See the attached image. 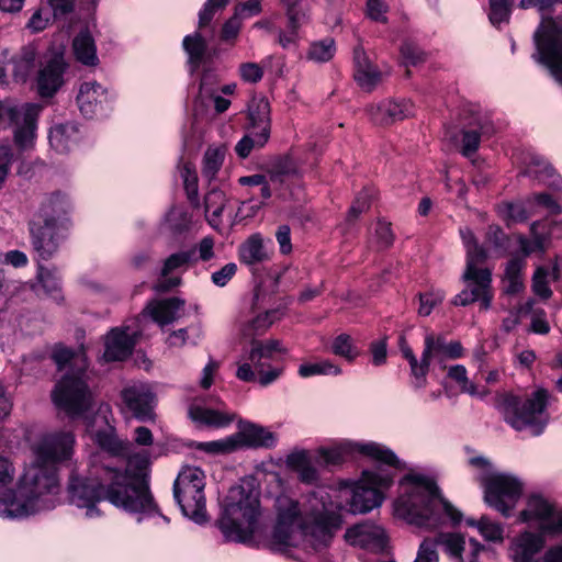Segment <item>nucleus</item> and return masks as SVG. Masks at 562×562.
<instances>
[{
    "label": "nucleus",
    "mask_w": 562,
    "mask_h": 562,
    "mask_svg": "<svg viewBox=\"0 0 562 562\" xmlns=\"http://www.w3.org/2000/svg\"><path fill=\"white\" fill-rule=\"evenodd\" d=\"M151 457L147 452L130 456L127 470L122 472L111 463L92 470H80L74 465L70 470L66 494L68 504L86 519L103 516L100 504L106 499L117 509L135 517L138 524L155 519L158 527L168 526L169 517L164 515L155 502L148 486L130 471L142 474L149 465Z\"/></svg>",
    "instance_id": "1"
},
{
    "label": "nucleus",
    "mask_w": 562,
    "mask_h": 562,
    "mask_svg": "<svg viewBox=\"0 0 562 562\" xmlns=\"http://www.w3.org/2000/svg\"><path fill=\"white\" fill-rule=\"evenodd\" d=\"M71 430H46L30 440L32 460L25 464L13 490L0 494V518L22 520L52 510L60 502V467L75 456Z\"/></svg>",
    "instance_id": "2"
},
{
    "label": "nucleus",
    "mask_w": 562,
    "mask_h": 562,
    "mask_svg": "<svg viewBox=\"0 0 562 562\" xmlns=\"http://www.w3.org/2000/svg\"><path fill=\"white\" fill-rule=\"evenodd\" d=\"M342 508L325 492H311L297 498L289 492L280 493L272 505V547L297 548L306 553L325 550L344 525Z\"/></svg>",
    "instance_id": "3"
},
{
    "label": "nucleus",
    "mask_w": 562,
    "mask_h": 562,
    "mask_svg": "<svg viewBox=\"0 0 562 562\" xmlns=\"http://www.w3.org/2000/svg\"><path fill=\"white\" fill-rule=\"evenodd\" d=\"M53 359L57 369L65 372L52 392L55 406L71 418L82 417L91 439L104 452L111 456L120 454L123 446L110 423L109 405H100L92 416L87 414L92 408V394L85 379L88 367L85 351L74 352L67 347L57 346L53 351Z\"/></svg>",
    "instance_id": "4"
},
{
    "label": "nucleus",
    "mask_w": 562,
    "mask_h": 562,
    "mask_svg": "<svg viewBox=\"0 0 562 562\" xmlns=\"http://www.w3.org/2000/svg\"><path fill=\"white\" fill-rule=\"evenodd\" d=\"M265 302L266 294L260 286L256 288L249 314L240 315L234 326L238 339L251 340L246 360L237 362L235 375L241 382L257 383L261 387H267L282 378L285 366L276 356L286 353L278 339L255 340L284 314L281 308L261 311Z\"/></svg>",
    "instance_id": "5"
},
{
    "label": "nucleus",
    "mask_w": 562,
    "mask_h": 562,
    "mask_svg": "<svg viewBox=\"0 0 562 562\" xmlns=\"http://www.w3.org/2000/svg\"><path fill=\"white\" fill-rule=\"evenodd\" d=\"M392 513L396 519L426 531L446 525L454 527L463 520L461 510L445 496L435 475L419 468L409 469L400 479Z\"/></svg>",
    "instance_id": "6"
},
{
    "label": "nucleus",
    "mask_w": 562,
    "mask_h": 562,
    "mask_svg": "<svg viewBox=\"0 0 562 562\" xmlns=\"http://www.w3.org/2000/svg\"><path fill=\"white\" fill-rule=\"evenodd\" d=\"M260 495V486L252 476L229 488L217 522L226 541L254 544L263 536Z\"/></svg>",
    "instance_id": "7"
},
{
    "label": "nucleus",
    "mask_w": 562,
    "mask_h": 562,
    "mask_svg": "<svg viewBox=\"0 0 562 562\" xmlns=\"http://www.w3.org/2000/svg\"><path fill=\"white\" fill-rule=\"evenodd\" d=\"M71 204L67 195L55 192L44 196L29 220L31 244L42 260L52 258L66 238Z\"/></svg>",
    "instance_id": "8"
},
{
    "label": "nucleus",
    "mask_w": 562,
    "mask_h": 562,
    "mask_svg": "<svg viewBox=\"0 0 562 562\" xmlns=\"http://www.w3.org/2000/svg\"><path fill=\"white\" fill-rule=\"evenodd\" d=\"M395 467L376 463L366 468L358 479H345L337 483L339 497L345 498V507L352 515H364L380 508L393 485ZM404 464L400 469H403Z\"/></svg>",
    "instance_id": "9"
},
{
    "label": "nucleus",
    "mask_w": 562,
    "mask_h": 562,
    "mask_svg": "<svg viewBox=\"0 0 562 562\" xmlns=\"http://www.w3.org/2000/svg\"><path fill=\"white\" fill-rule=\"evenodd\" d=\"M460 236L467 250V267L462 274L467 286L453 297L452 304L467 306L480 301L482 308L487 310L493 299L492 272L490 269L481 267L487 258V254L483 247L479 246L471 229L461 228Z\"/></svg>",
    "instance_id": "10"
},
{
    "label": "nucleus",
    "mask_w": 562,
    "mask_h": 562,
    "mask_svg": "<svg viewBox=\"0 0 562 562\" xmlns=\"http://www.w3.org/2000/svg\"><path fill=\"white\" fill-rule=\"evenodd\" d=\"M548 396L547 390L542 387L536 389L525 397L514 393H505L502 395L497 407L505 422L515 430H527L532 436H539L548 424L546 413Z\"/></svg>",
    "instance_id": "11"
},
{
    "label": "nucleus",
    "mask_w": 562,
    "mask_h": 562,
    "mask_svg": "<svg viewBox=\"0 0 562 562\" xmlns=\"http://www.w3.org/2000/svg\"><path fill=\"white\" fill-rule=\"evenodd\" d=\"M324 467H340L348 459L361 457L374 463L401 468L402 460L386 445L373 440L335 439L315 450Z\"/></svg>",
    "instance_id": "12"
},
{
    "label": "nucleus",
    "mask_w": 562,
    "mask_h": 562,
    "mask_svg": "<svg viewBox=\"0 0 562 562\" xmlns=\"http://www.w3.org/2000/svg\"><path fill=\"white\" fill-rule=\"evenodd\" d=\"M205 480L201 468L187 465L180 470L173 483V497L182 515L199 526L210 521L204 494Z\"/></svg>",
    "instance_id": "13"
},
{
    "label": "nucleus",
    "mask_w": 562,
    "mask_h": 562,
    "mask_svg": "<svg viewBox=\"0 0 562 562\" xmlns=\"http://www.w3.org/2000/svg\"><path fill=\"white\" fill-rule=\"evenodd\" d=\"M525 484L520 477L513 473L502 472L483 492L485 504L509 517L522 496Z\"/></svg>",
    "instance_id": "14"
},
{
    "label": "nucleus",
    "mask_w": 562,
    "mask_h": 562,
    "mask_svg": "<svg viewBox=\"0 0 562 562\" xmlns=\"http://www.w3.org/2000/svg\"><path fill=\"white\" fill-rule=\"evenodd\" d=\"M40 108H0V123L12 130L21 150L33 148L36 139Z\"/></svg>",
    "instance_id": "15"
},
{
    "label": "nucleus",
    "mask_w": 562,
    "mask_h": 562,
    "mask_svg": "<svg viewBox=\"0 0 562 562\" xmlns=\"http://www.w3.org/2000/svg\"><path fill=\"white\" fill-rule=\"evenodd\" d=\"M519 521L533 525L544 533L562 532V508L555 507L539 494L527 498L526 507L519 514Z\"/></svg>",
    "instance_id": "16"
},
{
    "label": "nucleus",
    "mask_w": 562,
    "mask_h": 562,
    "mask_svg": "<svg viewBox=\"0 0 562 562\" xmlns=\"http://www.w3.org/2000/svg\"><path fill=\"white\" fill-rule=\"evenodd\" d=\"M538 60L562 85V31L554 22L544 23L536 34Z\"/></svg>",
    "instance_id": "17"
},
{
    "label": "nucleus",
    "mask_w": 562,
    "mask_h": 562,
    "mask_svg": "<svg viewBox=\"0 0 562 562\" xmlns=\"http://www.w3.org/2000/svg\"><path fill=\"white\" fill-rule=\"evenodd\" d=\"M121 398L124 407L136 419L140 422L155 419L157 396L151 384L142 381L131 382L121 391Z\"/></svg>",
    "instance_id": "18"
},
{
    "label": "nucleus",
    "mask_w": 562,
    "mask_h": 562,
    "mask_svg": "<svg viewBox=\"0 0 562 562\" xmlns=\"http://www.w3.org/2000/svg\"><path fill=\"white\" fill-rule=\"evenodd\" d=\"M248 133L236 144L235 151L241 159L256 148L266 145L270 136V108H248Z\"/></svg>",
    "instance_id": "19"
},
{
    "label": "nucleus",
    "mask_w": 562,
    "mask_h": 562,
    "mask_svg": "<svg viewBox=\"0 0 562 562\" xmlns=\"http://www.w3.org/2000/svg\"><path fill=\"white\" fill-rule=\"evenodd\" d=\"M531 238L517 235L516 240L519 251L529 256L535 251L544 254L553 239L562 238V221H549L548 218L536 221L530 225Z\"/></svg>",
    "instance_id": "20"
},
{
    "label": "nucleus",
    "mask_w": 562,
    "mask_h": 562,
    "mask_svg": "<svg viewBox=\"0 0 562 562\" xmlns=\"http://www.w3.org/2000/svg\"><path fill=\"white\" fill-rule=\"evenodd\" d=\"M139 335L136 322L112 328L104 338V352L100 357L102 362L122 361L133 351Z\"/></svg>",
    "instance_id": "21"
},
{
    "label": "nucleus",
    "mask_w": 562,
    "mask_h": 562,
    "mask_svg": "<svg viewBox=\"0 0 562 562\" xmlns=\"http://www.w3.org/2000/svg\"><path fill=\"white\" fill-rule=\"evenodd\" d=\"M344 538L348 544L372 552L382 551L387 544L385 529L371 520L347 528Z\"/></svg>",
    "instance_id": "22"
},
{
    "label": "nucleus",
    "mask_w": 562,
    "mask_h": 562,
    "mask_svg": "<svg viewBox=\"0 0 562 562\" xmlns=\"http://www.w3.org/2000/svg\"><path fill=\"white\" fill-rule=\"evenodd\" d=\"M188 415L200 428H225L235 419L236 414L223 408H213L205 400H194L189 405Z\"/></svg>",
    "instance_id": "23"
},
{
    "label": "nucleus",
    "mask_w": 562,
    "mask_h": 562,
    "mask_svg": "<svg viewBox=\"0 0 562 562\" xmlns=\"http://www.w3.org/2000/svg\"><path fill=\"white\" fill-rule=\"evenodd\" d=\"M464 356V348L459 341H447L441 335L428 333L424 340V358L428 359V367L437 361L442 368L448 359L456 360Z\"/></svg>",
    "instance_id": "24"
},
{
    "label": "nucleus",
    "mask_w": 562,
    "mask_h": 562,
    "mask_svg": "<svg viewBox=\"0 0 562 562\" xmlns=\"http://www.w3.org/2000/svg\"><path fill=\"white\" fill-rule=\"evenodd\" d=\"M285 465L296 473L300 482L315 485L321 481V473L313 463L312 453L306 449H294L285 457Z\"/></svg>",
    "instance_id": "25"
},
{
    "label": "nucleus",
    "mask_w": 562,
    "mask_h": 562,
    "mask_svg": "<svg viewBox=\"0 0 562 562\" xmlns=\"http://www.w3.org/2000/svg\"><path fill=\"white\" fill-rule=\"evenodd\" d=\"M353 78L364 91H372L382 80V72L370 60L361 45L353 49Z\"/></svg>",
    "instance_id": "26"
},
{
    "label": "nucleus",
    "mask_w": 562,
    "mask_h": 562,
    "mask_svg": "<svg viewBox=\"0 0 562 562\" xmlns=\"http://www.w3.org/2000/svg\"><path fill=\"white\" fill-rule=\"evenodd\" d=\"M186 302L179 297L150 302L143 312L159 326L172 324L183 316Z\"/></svg>",
    "instance_id": "27"
},
{
    "label": "nucleus",
    "mask_w": 562,
    "mask_h": 562,
    "mask_svg": "<svg viewBox=\"0 0 562 562\" xmlns=\"http://www.w3.org/2000/svg\"><path fill=\"white\" fill-rule=\"evenodd\" d=\"M237 441V450L243 448H272L277 443V437L265 427L252 423L240 426L238 432L234 434Z\"/></svg>",
    "instance_id": "28"
},
{
    "label": "nucleus",
    "mask_w": 562,
    "mask_h": 562,
    "mask_svg": "<svg viewBox=\"0 0 562 562\" xmlns=\"http://www.w3.org/2000/svg\"><path fill=\"white\" fill-rule=\"evenodd\" d=\"M543 546L544 539L541 535L525 531L513 539L508 555L513 562H530Z\"/></svg>",
    "instance_id": "29"
},
{
    "label": "nucleus",
    "mask_w": 562,
    "mask_h": 562,
    "mask_svg": "<svg viewBox=\"0 0 562 562\" xmlns=\"http://www.w3.org/2000/svg\"><path fill=\"white\" fill-rule=\"evenodd\" d=\"M81 133L74 123H58L53 125L48 132L50 149L57 154H67L80 142Z\"/></svg>",
    "instance_id": "30"
},
{
    "label": "nucleus",
    "mask_w": 562,
    "mask_h": 562,
    "mask_svg": "<svg viewBox=\"0 0 562 562\" xmlns=\"http://www.w3.org/2000/svg\"><path fill=\"white\" fill-rule=\"evenodd\" d=\"M271 249L267 247V243L260 234H252L240 246L238 250L241 263L254 267L263 263L271 258Z\"/></svg>",
    "instance_id": "31"
},
{
    "label": "nucleus",
    "mask_w": 562,
    "mask_h": 562,
    "mask_svg": "<svg viewBox=\"0 0 562 562\" xmlns=\"http://www.w3.org/2000/svg\"><path fill=\"white\" fill-rule=\"evenodd\" d=\"M65 63L59 57L52 58L38 75V92L42 97H52L63 85Z\"/></svg>",
    "instance_id": "32"
},
{
    "label": "nucleus",
    "mask_w": 562,
    "mask_h": 562,
    "mask_svg": "<svg viewBox=\"0 0 562 562\" xmlns=\"http://www.w3.org/2000/svg\"><path fill=\"white\" fill-rule=\"evenodd\" d=\"M447 376L453 381L461 393L477 400H485L491 390L485 385H481L471 380L468 375V370L463 364H453L447 369Z\"/></svg>",
    "instance_id": "33"
},
{
    "label": "nucleus",
    "mask_w": 562,
    "mask_h": 562,
    "mask_svg": "<svg viewBox=\"0 0 562 562\" xmlns=\"http://www.w3.org/2000/svg\"><path fill=\"white\" fill-rule=\"evenodd\" d=\"M195 250H183L170 255L164 262L161 276L165 278L157 284V290L166 291L180 283L179 277L167 278L171 272L186 268L193 260Z\"/></svg>",
    "instance_id": "34"
},
{
    "label": "nucleus",
    "mask_w": 562,
    "mask_h": 562,
    "mask_svg": "<svg viewBox=\"0 0 562 562\" xmlns=\"http://www.w3.org/2000/svg\"><path fill=\"white\" fill-rule=\"evenodd\" d=\"M464 522L468 527L476 529L486 542L502 544L505 540L504 525L487 515H482L480 518L468 517Z\"/></svg>",
    "instance_id": "35"
},
{
    "label": "nucleus",
    "mask_w": 562,
    "mask_h": 562,
    "mask_svg": "<svg viewBox=\"0 0 562 562\" xmlns=\"http://www.w3.org/2000/svg\"><path fill=\"white\" fill-rule=\"evenodd\" d=\"M526 175L538 178L552 190H562V178L552 166L539 156H530L525 169Z\"/></svg>",
    "instance_id": "36"
},
{
    "label": "nucleus",
    "mask_w": 562,
    "mask_h": 562,
    "mask_svg": "<svg viewBox=\"0 0 562 562\" xmlns=\"http://www.w3.org/2000/svg\"><path fill=\"white\" fill-rule=\"evenodd\" d=\"M432 540L436 542V548L439 546L451 562H464L465 535L447 531L438 533Z\"/></svg>",
    "instance_id": "37"
},
{
    "label": "nucleus",
    "mask_w": 562,
    "mask_h": 562,
    "mask_svg": "<svg viewBox=\"0 0 562 562\" xmlns=\"http://www.w3.org/2000/svg\"><path fill=\"white\" fill-rule=\"evenodd\" d=\"M76 60L85 66L95 67L99 64L94 38L88 30L80 31L72 40Z\"/></svg>",
    "instance_id": "38"
},
{
    "label": "nucleus",
    "mask_w": 562,
    "mask_h": 562,
    "mask_svg": "<svg viewBox=\"0 0 562 562\" xmlns=\"http://www.w3.org/2000/svg\"><path fill=\"white\" fill-rule=\"evenodd\" d=\"M226 204L227 198L221 190L213 189L205 196V216L209 224L216 231H221Z\"/></svg>",
    "instance_id": "39"
},
{
    "label": "nucleus",
    "mask_w": 562,
    "mask_h": 562,
    "mask_svg": "<svg viewBox=\"0 0 562 562\" xmlns=\"http://www.w3.org/2000/svg\"><path fill=\"white\" fill-rule=\"evenodd\" d=\"M35 291L37 294L45 295L55 302L63 301L61 280L57 271L40 267Z\"/></svg>",
    "instance_id": "40"
},
{
    "label": "nucleus",
    "mask_w": 562,
    "mask_h": 562,
    "mask_svg": "<svg viewBox=\"0 0 562 562\" xmlns=\"http://www.w3.org/2000/svg\"><path fill=\"white\" fill-rule=\"evenodd\" d=\"M521 257L512 258L505 267L504 288L508 294H516L524 289L522 271L526 267V257L521 251Z\"/></svg>",
    "instance_id": "41"
},
{
    "label": "nucleus",
    "mask_w": 562,
    "mask_h": 562,
    "mask_svg": "<svg viewBox=\"0 0 562 562\" xmlns=\"http://www.w3.org/2000/svg\"><path fill=\"white\" fill-rule=\"evenodd\" d=\"M183 48L189 57V64L193 69L199 68L210 58L207 42L200 32L187 35L183 38Z\"/></svg>",
    "instance_id": "42"
},
{
    "label": "nucleus",
    "mask_w": 562,
    "mask_h": 562,
    "mask_svg": "<svg viewBox=\"0 0 562 562\" xmlns=\"http://www.w3.org/2000/svg\"><path fill=\"white\" fill-rule=\"evenodd\" d=\"M498 216L508 225L522 223L532 215L531 207H529L528 198L526 200L515 202H503L497 205Z\"/></svg>",
    "instance_id": "43"
},
{
    "label": "nucleus",
    "mask_w": 562,
    "mask_h": 562,
    "mask_svg": "<svg viewBox=\"0 0 562 562\" xmlns=\"http://www.w3.org/2000/svg\"><path fill=\"white\" fill-rule=\"evenodd\" d=\"M468 464L471 469L472 475L480 483L483 492L491 485L493 480L502 473L495 465L483 456H473L469 458Z\"/></svg>",
    "instance_id": "44"
},
{
    "label": "nucleus",
    "mask_w": 562,
    "mask_h": 562,
    "mask_svg": "<svg viewBox=\"0 0 562 562\" xmlns=\"http://www.w3.org/2000/svg\"><path fill=\"white\" fill-rule=\"evenodd\" d=\"M400 349L403 357L409 363L412 374L415 378V386L418 389L424 387L426 384V375L428 372V359L425 361L423 352L422 358L418 361L412 348L407 345V342L404 339H401Z\"/></svg>",
    "instance_id": "45"
},
{
    "label": "nucleus",
    "mask_w": 562,
    "mask_h": 562,
    "mask_svg": "<svg viewBox=\"0 0 562 562\" xmlns=\"http://www.w3.org/2000/svg\"><path fill=\"white\" fill-rule=\"evenodd\" d=\"M471 125L477 127L475 130L463 131L461 139V153L465 157H471L479 148L481 134L493 133V127L487 123L475 121Z\"/></svg>",
    "instance_id": "46"
},
{
    "label": "nucleus",
    "mask_w": 562,
    "mask_h": 562,
    "mask_svg": "<svg viewBox=\"0 0 562 562\" xmlns=\"http://www.w3.org/2000/svg\"><path fill=\"white\" fill-rule=\"evenodd\" d=\"M80 105H93L111 102L108 90L97 82H85L81 85L78 97Z\"/></svg>",
    "instance_id": "47"
},
{
    "label": "nucleus",
    "mask_w": 562,
    "mask_h": 562,
    "mask_svg": "<svg viewBox=\"0 0 562 562\" xmlns=\"http://www.w3.org/2000/svg\"><path fill=\"white\" fill-rule=\"evenodd\" d=\"M36 66V54L34 48L24 47L21 53L13 58V76L16 81L24 82L34 71Z\"/></svg>",
    "instance_id": "48"
},
{
    "label": "nucleus",
    "mask_w": 562,
    "mask_h": 562,
    "mask_svg": "<svg viewBox=\"0 0 562 562\" xmlns=\"http://www.w3.org/2000/svg\"><path fill=\"white\" fill-rule=\"evenodd\" d=\"M446 297V292L439 288H430L417 294V314L422 317L429 316Z\"/></svg>",
    "instance_id": "49"
},
{
    "label": "nucleus",
    "mask_w": 562,
    "mask_h": 562,
    "mask_svg": "<svg viewBox=\"0 0 562 562\" xmlns=\"http://www.w3.org/2000/svg\"><path fill=\"white\" fill-rule=\"evenodd\" d=\"M225 155V146H210L203 157L202 175L209 180L214 179L222 168Z\"/></svg>",
    "instance_id": "50"
},
{
    "label": "nucleus",
    "mask_w": 562,
    "mask_h": 562,
    "mask_svg": "<svg viewBox=\"0 0 562 562\" xmlns=\"http://www.w3.org/2000/svg\"><path fill=\"white\" fill-rule=\"evenodd\" d=\"M297 373L301 378L307 379L315 375H340L341 368L330 360H321L317 362H305L299 367Z\"/></svg>",
    "instance_id": "51"
},
{
    "label": "nucleus",
    "mask_w": 562,
    "mask_h": 562,
    "mask_svg": "<svg viewBox=\"0 0 562 562\" xmlns=\"http://www.w3.org/2000/svg\"><path fill=\"white\" fill-rule=\"evenodd\" d=\"M551 276L549 269L544 266L536 267L531 278L532 293L541 301H548L552 297L553 291L550 288Z\"/></svg>",
    "instance_id": "52"
},
{
    "label": "nucleus",
    "mask_w": 562,
    "mask_h": 562,
    "mask_svg": "<svg viewBox=\"0 0 562 562\" xmlns=\"http://www.w3.org/2000/svg\"><path fill=\"white\" fill-rule=\"evenodd\" d=\"M200 105H229L231 102L224 99L213 86L212 77L204 75L200 83Z\"/></svg>",
    "instance_id": "53"
},
{
    "label": "nucleus",
    "mask_w": 562,
    "mask_h": 562,
    "mask_svg": "<svg viewBox=\"0 0 562 562\" xmlns=\"http://www.w3.org/2000/svg\"><path fill=\"white\" fill-rule=\"evenodd\" d=\"M202 338V329L200 326H190L188 328H180L173 330L168 336L166 342L170 347L180 348L187 344L196 345Z\"/></svg>",
    "instance_id": "54"
},
{
    "label": "nucleus",
    "mask_w": 562,
    "mask_h": 562,
    "mask_svg": "<svg viewBox=\"0 0 562 562\" xmlns=\"http://www.w3.org/2000/svg\"><path fill=\"white\" fill-rule=\"evenodd\" d=\"M367 114L376 125H390L407 116L403 108H368Z\"/></svg>",
    "instance_id": "55"
},
{
    "label": "nucleus",
    "mask_w": 562,
    "mask_h": 562,
    "mask_svg": "<svg viewBox=\"0 0 562 562\" xmlns=\"http://www.w3.org/2000/svg\"><path fill=\"white\" fill-rule=\"evenodd\" d=\"M192 446L211 454H225L237 451V441L234 434L218 440L194 442Z\"/></svg>",
    "instance_id": "56"
},
{
    "label": "nucleus",
    "mask_w": 562,
    "mask_h": 562,
    "mask_svg": "<svg viewBox=\"0 0 562 562\" xmlns=\"http://www.w3.org/2000/svg\"><path fill=\"white\" fill-rule=\"evenodd\" d=\"M529 207H531L532 215L541 212H548L555 215L562 212L561 205L549 193H535L528 196Z\"/></svg>",
    "instance_id": "57"
},
{
    "label": "nucleus",
    "mask_w": 562,
    "mask_h": 562,
    "mask_svg": "<svg viewBox=\"0 0 562 562\" xmlns=\"http://www.w3.org/2000/svg\"><path fill=\"white\" fill-rule=\"evenodd\" d=\"M191 223V215L181 206L172 207L165 216V225L173 233L189 229Z\"/></svg>",
    "instance_id": "58"
},
{
    "label": "nucleus",
    "mask_w": 562,
    "mask_h": 562,
    "mask_svg": "<svg viewBox=\"0 0 562 562\" xmlns=\"http://www.w3.org/2000/svg\"><path fill=\"white\" fill-rule=\"evenodd\" d=\"M179 175L190 201H195L199 193L198 175L195 167L191 162H182L178 167Z\"/></svg>",
    "instance_id": "59"
},
{
    "label": "nucleus",
    "mask_w": 562,
    "mask_h": 562,
    "mask_svg": "<svg viewBox=\"0 0 562 562\" xmlns=\"http://www.w3.org/2000/svg\"><path fill=\"white\" fill-rule=\"evenodd\" d=\"M335 52V41L330 37H327L323 41L313 43L307 53V57L310 60L316 63H326L334 57Z\"/></svg>",
    "instance_id": "60"
},
{
    "label": "nucleus",
    "mask_w": 562,
    "mask_h": 562,
    "mask_svg": "<svg viewBox=\"0 0 562 562\" xmlns=\"http://www.w3.org/2000/svg\"><path fill=\"white\" fill-rule=\"evenodd\" d=\"M331 351L336 356L342 357L348 361H353L358 351L352 342V339L347 334L338 335L331 342Z\"/></svg>",
    "instance_id": "61"
},
{
    "label": "nucleus",
    "mask_w": 562,
    "mask_h": 562,
    "mask_svg": "<svg viewBox=\"0 0 562 562\" xmlns=\"http://www.w3.org/2000/svg\"><path fill=\"white\" fill-rule=\"evenodd\" d=\"M229 3V0H206L203 9L199 12V30H203L210 25L215 13L224 10Z\"/></svg>",
    "instance_id": "62"
},
{
    "label": "nucleus",
    "mask_w": 562,
    "mask_h": 562,
    "mask_svg": "<svg viewBox=\"0 0 562 562\" xmlns=\"http://www.w3.org/2000/svg\"><path fill=\"white\" fill-rule=\"evenodd\" d=\"M16 477V469L14 463L7 457L0 456V494L8 490L16 487L18 482L14 486L10 487Z\"/></svg>",
    "instance_id": "63"
},
{
    "label": "nucleus",
    "mask_w": 562,
    "mask_h": 562,
    "mask_svg": "<svg viewBox=\"0 0 562 562\" xmlns=\"http://www.w3.org/2000/svg\"><path fill=\"white\" fill-rule=\"evenodd\" d=\"M414 562H439V554L436 550V542L426 537L419 543Z\"/></svg>",
    "instance_id": "64"
}]
</instances>
